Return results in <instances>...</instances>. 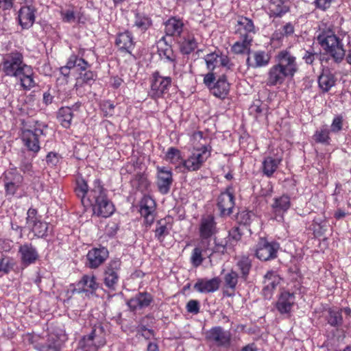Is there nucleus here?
Returning <instances> with one entry per match:
<instances>
[{
  "mask_svg": "<svg viewBox=\"0 0 351 351\" xmlns=\"http://www.w3.org/2000/svg\"><path fill=\"white\" fill-rule=\"evenodd\" d=\"M75 191L84 206H92L93 215L106 218L113 214L114 205L108 199L107 191L99 180H95L93 187L88 190L86 182L83 178H78Z\"/></svg>",
  "mask_w": 351,
  "mask_h": 351,
  "instance_id": "nucleus-1",
  "label": "nucleus"
},
{
  "mask_svg": "<svg viewBox=\"0 0 351 351\" xmlns=\"http://www.w3.org/2000/svg\"><path fill=\"white\" fill-rule=\"evenodd\" d=\"M0 69L7 75L14 76L20 80L22 88H32L35 86L32 68L23 63L22 52L12 51L3 56Z\"/></svg>",
  "mask_w": 351,
  "mask_h": 351,
  "instance_id": "nucleus-2",
  "label": "nucleus"
},
{
  "mask_svg": "<svg viewBox=\"0 0 351 351\" xmlns=\"http://www.w3.org/2000/svg\"><path fill=\"white\" fill-rule=\"evenodd\" d=\"M256 33V27L252 19L243 16H239L233 31L237 40L232 45L231 51L237 55H249Z\"/></svg>",
  "mask_w": 351,
  "mask_h": 351,
  "instance_id": "nucleus-3",
  "label": "nucleus"
},
{
  "mask_svg": "<svg viewBox=\"0 0 351 351\" xmlns=\"http://www.w3.org/2000/svg\"><path fill=\"white\" fill-rule=\"evenodd\" d=\"M317 41L335 62H340L343 60L346 53L343 45L341 40L336 36L332 29H328L322 31L317 36Z\"/></svg>",
  "mask_w": 351,
  "mask_h": 351,
  "instance_id": "nucleus-4",
  "label": "nucleus"
},
{
  "mask_svg": "<svg viewBox=\"0 0 351 351\" xmlns=\"http://www.w3.org/2000/svg\"><path fill=\"white\" fill-rule=\"evenodd\" d=\"M107 326L99 323L95 324L91 332L81 339L80 343L85 351H97L106 343Z\"/></svg>",
  "mask_w": 351,
  "mask_h": 351,
  "instance_id": "nucleus-5",
  "label": "nucleus"
},
{
  "mask_svg": "<svg viewBox=\"0 0 351 351\" xmlns=\"http://www.w3.org/2000/svg\"><path fill=\"white\" fill-rule=\"evenodd\" d=\"M27 227L38 238H45L48 235L49 224L42 220V217L38 215L36 209H28L26 217Z\"/></svg>",
  "mask_w": 351,
  "mask_h": 351,
  "instance_id": "nucleus-6",
  "label": "nucleus"
},
{
  "mask_svg": "<svg viewBox=\"0 0 351 351\" xmlns=\"http://www.w3.org/2000/svg\"><path fill=\"white\" fill-rule=\"evenodd\" d=\"M206 340L219 348L229 349L232 345V334L221 326H215L206 332Z\"/></svg>",
  "mask_w": 351,
  "mask_h": 351,
  "instance_id": "nucleus-7",
  "label": "nucleus"
},
{
  "mask_svg": "<svg viewBox=\"0 0 351 351\" xmlns=\"http://www.w3.org/2000/svg\"><path fill=\"white\" fill-rule=\"evenodd\" d=\"M204 59L206 68L210 71L219 66L228 71H232L234 68V64L231 62L230 58L219 49L206 55Z\"/></svg>",
  "mask_w": 351,
  "mask_h": 351,
  "instance_id": "nucleus-8",
  "label": "nucleus"
},
{
  "mask_svg": "<svg viewBox=\"0 0 351 351\" xmlns=\"http://www.w3.org/2000/svg\"><path fill=\"white\" fill-rule=\"evenodd\" d=\"M280 244L277 242H269L265 238H260L256 246L255 255L262 261H267L277 257Z\"/></svg>",
  "mask_w": 351,
  "mask_h": 351,
  "instance_id": "nucleus-9",
  "label": "nucleus"
},
{
  "mask_svg": "<svg viewBox=\"0 0 351 351\" xmlns=\"http://www.w3.org/2000/svg\"><path fill=\"white\" fill-rule=\"evenodd\" d=\"M277 64L292 78L298 71L296 58L288 49L280 51L276 56Z\"/></svg>",
  "mask_w": 351,
  "mask_h": 351,
  "instance_id": "nucleus-10",
  "label": "nucleus"
},
{
  "mask_svg": "<svg viewBox=\"0 0 351 351\" xmlns=\"http://www.w3.org/2000/svg\"><path fill=\"white\" fill-rule=\"evenodd\" d=\"M43 134V130L40 128H21V138L24 145L29 151L37 153L40 150L39 138Z\"/></svg>",
  "mask_w": 351,
  "mask_h": 351,
  "instance_id": "nucleus-11",
  "label": "nucleus"
},
{
  "mask_svg": "<svg viewBox=\"0 0 351 351\" xmlns=\"http://www.w3.org/2000/svg\"><path fill=\"white\" fill-rule=\"evenodd\" d=\"M3 182L6 195L13 196L21 186L23 178L16 168H12L4 172Z\"/></svg>",
  "mask_w": 351,
  "mask_h": 351,
  "instance_id": "nucleus-12",
  "label": "nucleus"
},
{
  "mask_svg": "<svg viewBox=\"0 0 351 351\" xmlns=\"http://www.w3.org/2000/svg\"><path fill=\"white\" fill-rule=\"evenodd\" d=\"M210 153L206 146L195 149L191 155L183 161L184 167L189 171H197L210 157Z\"/></svg>",
  "mask_w": 351,
  "mask_h": 351,
  "instance_id": "nucleus-13",
  "label": "nucleus"
},
{
  "mask_svg": "<svg viewBox=\"0 0 351 351\" xmlns=\"http://www.w3.org/2000/svg\"><path fill=\"white\" fill-rule=\"evenodd\" d=\"M217 207L221 217L229 216L232 213V209L234 207V195L232 186L227 187L226 191L219 195Z\"/></svg>",
  "mask_w": 351,
  "mask_h": 351,
  "instance_id": "nucleus-14",
  "label": "nucleus"
},
{
  "mask_svg": "<svg viewBox=\"0 0 351 351\" xmlns=\"http://www.w3.org/2000/svg\"><path fill=\"white\" fill-rule=\"evenodd\" d=\"M121 261L119 259L112 260L104 271V282L110 289L114 290L119 280L118 271L120 269Z\"/></svg>",
  "mask_w": 351,
  "mask_h": 351,
  "instance_id": "nucleus-15",
  "label": "nucleus"
},
{
  "mask_svg": "<svg viewBox=\"0 0 351 351\" xmlns=\"http://www.w3.org/2000/svg\"><path fill=\"white\" fill-rule=\"evenodd\" d=\"M84 52L85 50L84 49H80L77 55H71L69 57L66 64L60 68V73L64 76H68L70 69L75 66L79 67L82 71H86L90 66V64L83 58Z\"/></svg>",
  "mask_w": 351,
  "mask_h": 351,
  "instance_id": "nucleus-16",
  "label": "nucleus"
},
{
  "mask_svg": "<svg viewBox=\"0 0 351 351\" xmlns=\"http://www.w3.org/2000/svg\"><path fill=\"white\" fill-rule=\"evenodd\" d=\"M108 254V250L106 247L93 248L86 255V265L90 269H96L104 263Z\"/></svg>",
  "mask_w": 351,
  "mask_h": 351,
  "instance_id": "nucleus-17",
  "label": "nucleus"
},
{
  "mask_svg": "<svg viewBox=\"0 0 351 351\" xmlns=\"http://www.w3.org/2000/svg\"><path fill=\"white\" fill-rule=\"evenodd\" d=\"M154 302L153 295L146 291L139 292L130 299L127 304L132 311L143 310L149 307Z\"/></svg>",
  "mask_w": 351,
  "mask_h": 351,
  "instance_id": "nucleus-18",
  "label": "nucleus"
},
{
  "mask_svg": "<svg viewBox=\"0 0 351 351\" xmlns=\"http://www.w3.org/2000/svg\"><path fill=\"white\" fill-rule=\"evenodd\" d=\"M19 254L22 265L27 267L39 258L38 252L31 243H25L19 246Z\"/></svg>",
  "mask_w": 351,
  "mask_h": 351,
  "instance_id": "nucleus-19",
  "label": "nucleus"
},
{
  "mask_svg": "<svg viewBox=\"0 0 351 351\" xmlns=\"http://www.w3.org/2000/svg\"><path fill=\"white\" fill-rule=\"evenodd\" d=\"M99 288V283L96 281L94 275H84L77 283V287L73 290V293H85L86 295L94 294Z\"/></svg>",
  "mask_w": 351,
  "mask_h": 351,
  "instance_id": "nucleus-20",
  "label": "nucleus"
},
{
  "mask_svg": "<svg viewBox=\"0 0 351 351\" xmlns=\"http://www.w3.org/2000/svg\"><path fill=\"white\" fill-rule=\"evenodd\" d=\"M217 232L216 223L213 217L208 216L202 218L199 227V234L202 238L201 245L204 247L205 244L209 245L208 239Z\"/></svg>",
  "mask_w": 351,
  "mask_h": 351,
  "instance_id": "nucleus-21",
  "label": "nucleus"
},
{
  "mask_svg": "<svg viewBox=\"0 0 351 351\" xmlns=\"http://www.w3.org/2000/svg\"><path fill=\"white\" fill-rule=\"evenodd\" d=\"M157 186L162 194H167L173 182L172 172L165 167H157Z\"/></svg>",
  "mask_w": 351,
  "mask_h": 351,
  "instance_id": "nucleus-22",
  "label": "nucleus"
},
{
  "mask_svg": "<svg viewBox=\"0 0 351 351\" xmlns=\"http://www.w3.org/2000/svg\"><path fill=\"white\" fill-rule=\"evenodd\" d=\"M281 278L274 271H269L264 276L263 283L265 285L263 289V294L265 299H269L273 291L280 284Z\"/></svg>",
  "mask_w": 351,
  "mask_h": 351,
  "instance_id": "nucleus-23",
  "label": "nucleus"
},
{
  "mask_svg": "<svg viewBox=\"0 0 351 351\" xmlns=\"http://www.w3.org/2000/svg\"><path fill=\"white\" fill-rule=\"evenodd\" d=\"M179 38L180 50L182 54L191 53L198 46L195 35L191 32H184Z\"/></svg>",
  "mask_w": 351,
  "mask_h": 351,
  "instance_id": "nucleus-24",
  "label": "nucleus"
},
{
  "mask_svg": "<svg viewBox=\"0 0 351 351\" xmlns=\"http://www.w3.org/2000/svg\"><path fill=\"white\" fill-rule=\"evenodd\" d=\"M221 280L215 277L210 280L199 278L193 286L195 290L199 293H210L217 291L219 288Z\"/></svg>",
  "mask_w": 351,
  "mask_h": 351,
  "instance_id": "nucleus-25",
  "label": "nucleus"
},
{
  "mask_svg": "<svg viewBox=\"0 0 351 351\" xmlns=\"http://www.w3.org/2000/svg\"><path fill=\"white\" fill-rule=\"evenodd\" d=\"M36 11L33 6H23L19 10L18 19L23 29H28L33 25Z\"/></svg>",
  "mask_w": 351,
  "mask_h": 351,
  "instance_id": "nucleus-26",
  "label": "nucleus"
},
{
  "mask_svg": "<svg viewBox=\"0 0 351 351\" xmlns=\"http://www.w3.org/2000/svg\"><path fill=\"white\" fill-rule=\"evenodd\" d=\"M115 45L121 52L131 53L134 47V42L131 33L126 31L119 34L115 40Z\"/></svg>",
  "mask_w": 351,
  "mask_h": 351,
  "instance_id": "nucleus-27",
  "label": "nucleus"
},
{
  "mask_svg": "<svg viewBox=\"0 0 351 351\" xmlns=\"http://www.w3.org/2000/svg\"><path fill=\"white\" fill-rule=\"evenodd\" d=\"M184 24L182 19L171 17L165 23V33L167 36L180 37L184 34Z\"/></svg>",
  "mask_w": 351,
  "mask_h": 351,
  "instance_id": "nucleus-28",
  "label": "nucleus"
},
{
  "mask_svg": "<svg viewBox=\"0 0 351 351\" xmlns=\"http://www.w3.org/2000/svg\"><path fill=\"white\" fill-rule=\"evenodd\" d=\"M287 77L290 75L287 74L277 64L274 65L268 72L267 84L269 86L281 85Z\"/></svg>",
  "mask_w": 351,
  "mask_h": 351,
  "instance_id": "nucleus-29",
  "label": "nucleus"
},
{
  "mask_svg": "<svg viewBox=\"0 0 351 351\" xmlns=\"http://www.w3.org/2000/svg\"><path fill=\"white\" fill-rule=\"evenodd\" d=\"M295 295L288 291L282 292L276 304L277 310L281 313H289L294 304Z\"/></svg>",
  "mask_w": 351,
  "mask_h": 351,
  "instance_id": "nucleus-30",
  "label": "nucleus"
},
{
  "mask_svg": "<svg viewBox=\"0 0 351 351\" xmlns=\"http://www.w3.org/2000/svg\"><path fill=\"white\" fill-rule=\"evenodd\" d=\"M281 158H274L271 156L266 157L262 162V171L263 175L271 178L276 171L281 162Z\"/></svg>",
  "mask_w": 351,
  "mask_h": 351,
  "instance_id": "nucleus-31",
  "label": "nucleus"
},
{
  "mask_svg": "<svg viewBox=\"0 0 351 351\" xmlns=\"http://www.w3.org/2000/svg\"><path fill=\"white\" fill-rule=\"evenodd\" d=\"M326 320L331 326L339 328L343 324L342 309L337 307L330 308L327 311Z\"/></svg>",
  "mask_w": 351,
  "mask_h": 351,
  "instance_id": "nucleus-32",
  "label": "nucleus"
},
{
  "mask_svg": "<svg viewBox=\"0 0 351 351\" xmlns=\"http://www.w3.org/2000/svg\"><path fill=\"white\" fill-rule=\"evenodd\" d=\"M269 10L271 16L280 17L289 11V7L285 0H270Z\"/></svg>",
  "mask_w": 351,
  "mask_h": 351,
  "instance_id": "nucleus-33",
  "label": "nucleus"
},
{
  "mask_svg": "<svg viewBox=\"0 0 351 351\" xmlns=\"http://www.w3.org/2000/svg\"><path fill=\"white\" fill-rule=\"evenodd\" d=\"M150 82L151 88H167L171 85L172 79L171 77L162 76L158 71H156L152 75Z\"/></svg>",
  "mask_w": 351,
  "mask_h": 351,
  "instance_id": "nucleus-34",
  "label": "nucleus"
},
{
  "mask_svg": "<svg viewBox=\"0 0 351 351\" xmlns=\"http://www.w3.org/2000/svg\"><path fill=\"white\" fill-rule=\"evenodd\" d=\"M60 341L55 335L49 336L45 343L38 346V351H60Z\"/></svg>",
  "mask_w": 351,
  "mask_h": 351,
  "instance_id": "nucleus-35",
  "label": "nucleus"
},
{
  "mask_svg": "<svg viewBox=\"0 0 351 351\" xmlns=\"http://www.w3.org/2000/svg\"><path fill=\"white\" fill-rule=\"evenodd\" d=\"M72 110L69 107H62L58 113V119L60 124L65 128H69L71 125L73 119Z\"/></svg>",
  "mask_w": 351,
  "mask_h": 351,
  "instance_id": "nucleus-36",
  "label": "nucleus"
},
{
  "mask_svg": "<svg viewBox=\"0 0 351 351\" xmlns=\"http://www.w3.org/2000/svg\"><path fill=\"white\" fill-rule=\"evenodd\" d=\"M330 130L326 125H322L317 129L313 136V139L317 143L329 145L330 143Z\"/></svg>",
  "mask_w": 351,
  "mask_h": 351,
  "instance_id": "nucleus-37",
  "label": "nucleus"
},
{
  "mask_svg": "<svg viewBox=\"0 0 351 351\" xmlns=\"http://www.w3.org/2000/svg\"><path fill=\"white\" fill-rule=\"evenodd\" d=\"M290 207V199L287 195H282L274 199L272 208L276 213L285 212Z\"/></svg>",
  "mask_w": 351,
  "mask_h": 351,
  "instance_id": "nucleus-38",
  "label": "nucleus"
},
{
  "mask_svg": "<svg viewBox=\"0 0 351 351\" xmlns=\"http://www.w3.org/2000/svg\"><path fill=\"white\" fill-rule=\"evenodd\" d=\"M238 278L239 275L237 272L232 269L230 272L226 274L223 277L225 287L230 289L232 292H234L238 283Z\"/></svg>",
  "mask_w": 351,
  "mask_h": 351,
  "instance_id": "nucleus-39",
  "label": "nucleus"
},
{
  "mask_svg": "<svg viewBox=\"0 0 351 351\" xmlns=\"http://www.w3.org/2000/svg\"><path fill=\"white\" fill-rule=\"evenodd\" d=\"M155 211V202L150 197H145L141 202V215L154 213Z\"/></svg>",
  "mask_w": 351,
  "mask_h": 351,
  "instance_id": "nucleus-40",
  "label": "nucleus"
},
{
  "mask_svg": "<svg viewBox=\"0 0 351 351\" xmlns=\"http://www.w3.org/2000/svg\"><path fill=\"white\" fill-rule=\"evenodd\" d=\"M208 245L205 244L204 247L201 244L199 247H196L193 249L192 255H191V263L195 267L199 266L202 262L203 258L202 256V251H208L209 248L208 247Z\"/></svg>",
  "mask_w": 351,
  "mask_h": 351,
  "instance_id": "nucleus-41",
  "label": "nucleus"
},
{
  "mask_svg": "<svg viewBox=\"0 0 351 351\" xmlns=\"http://www.w3.org/2000/svg\"><path fill=\"white\" fill-rule=\"evenodd\" d=\"M95 74L90 71L80 73V77L77 78L76 86H91L95 80Z\"/></svg>",
  "mask_w": 351,
  "mask_h": 351,
  "instance_id": "nucleus-42",
  "label": "nucleus"
},
{
  "mask_svg": "<svg viewBox=\"0 0 351 351\" xmlns=\"http://www.w3.org/2000/svg\"><path fill=\"white\" fill-rule=\"evenodd\" d=\"M169 234V229L167 227V222L165 219H162L158 220L156 223L155 230V237L160 242L163 241L165 236Z\"/></svg>",
  "mask_w": 351,
  "mask_h": 351,
  "instance_id": "nucleus-43",
  "label": "nucleus"
},
{
  "mask_svg": "<svg viewBox=\"0 0 351 351\" xmlns=\"http://www.w3.org/2000/svg\"><path fill=\"white\" fill-rule=\"evenodd\" d=\"M241 274V278L246 280L252 267L251 261L247 257H243L237 263Z\"/></svg>",
  "mask_w": 351,
  "mask_h": 351,
  "instance_id": "nucleus-44",
  "label": "nucleus"
},
{
  "mask_svg": "<svg viewBox=\"0 0 351 351\" xmlns=\"http://www.w3.org/2000/svg\"><path fill=\"white\" fill-rule=\"evenodd\" d=\"M253 57L255 61L253 66L256 67L266 66L270 60V56L269 54L263 51H255L253 54Z\"/></svg>",
  "mask_w": 351,
  "mask_h": 351,
  "instance_id": "nucleus-45",
  "label": "nucleus"
},
{
  "mask_svg": "<svg viewBox=\"0 0 351 351\" xmlns=\"http://www.w3.org/2000/svg\"><path fill=\"white\" fill-rule=\"evenodd\" d=\"M134 25L141 31L145 32L152 25V21L149 17L137 14L136 15Z\"/></svg>",
  "mask_w": 351,
  "mask_h": 351,
  "instance_id": "nucleus-46",
  "label": "nucleus"
},
{
  "mask_svg": "<svg viewBox=\"0 0 351 351\" xmlns=\"http://www.w3.org/2000/svg\"><path fill=\"white\" fill-rule=\"evenodd\" d=\"M335 80L331 73H323L318 78L319 88H332L335 86Z\"/></svg>",
  "mask_w": 351,
  "mask_h": 351,
  "instance_id": "nucleus-47",
  "label": "nucleus"
},
{
  "mask_svg": "<svg viewBox=\"0 0 351 351\" xmlns=\"http://www.w3.org/2000/svg\"><path fill=\"white\" fill-rule=\"evenodd\" d=\"M253 215L252 211L242 210L237 213V219L240 224L247 226L250 224Z\"/></svg>",
  "mask_w": 351,
  "mask_h": 351,
  "instance_id": "nucleus-48",
  "label": "nucleus"
},
{
  "mask_svg": "<svg viewBox=\"0 0 351 351\" xmlns=\"http://www.w3.org/2000/svg\"><path fill=\"white\" fill-rule=\"evenodd\" d=\"M232 71H232H228L226 69V73L219 77L213 88H226L230 86L232 84L229 82L228 77L229 75L232 73Z\"/></svg>",
  "mask_w": 351,
  "mask_h": 351,
  "instance_id": "nucleus-49",
  "label": "nucleus"
},
{
  "mask_svg": "<svg viewBox=\"0 0 351 351\" xmlns=\"http://www.w3.org/2000/svg\"><path fill=\"white\" fill-rule=\"evenodd\" d=\"M166 159L172 163H176L181 159V152L175 147H170L167 154Z\"/></svg>",
  "mask_w": 351,
  "mask_h": 351,
  "instance_id": "nucleus-50",
  "label": "nucleus"
},
{
  "mask_svg": "<svg viewBox=\"0 0 351 351\" xmlns=\"http://www.w3.org/2000/svg\"><path fill=\"white\" fill-rule=\"evenodd\" d=\"M215 247L210 250V253L209 254V256H211L214 253H219L221 254H223L227 250V246L228 245V240L221 241H217V239H215Z\"/></svg>",
  "mask_w": 351,
  "mask_h": 351,
  "instance_id": "nucleus-51",
  "label": "nucleus"
},
{
  "mask_svg": "<svg viewBox=\"0 0 351 351\" xmlns=\"http://www.w3.org/2000/svg\"><path fill=\"white\" fill-rule=\"evenodd\" d=\"M242 235L243 232H241L239 227H233L228 231V241L237 243L241 240Z\"/></svg>",
  "mask_w": 351,
  "mask_h": 351,
  "instance_id": "nucleus-52",
  "label": "nucleus"
},
{
  "mask_svg": "<svg viewBox=\"0 0 351 351\" xmlns=\"http://www.w3.org/2000/svg\"><path fill=\"white\" fill-rule=\"evenodd\" d=\"M62 21L64 23H73L76 20V14L73 10L67 9L60 11Z\"/></svg>",
  "mask_w": 351,
  "mask_h": 351,
  "instance_id": "nucleus-53",
  "label": "nucleus"
},
{
  "mask_svg": "<svg viewBox=\"0 0 351 351\" xmlns=\"http://www.w3.org/2000/svg\"><path fill=\"white\" fill-rule=\"evenodd\" d=\"M333 1L334 0H314L313 4L316 9L325 12L331 7Z\"/></svg>",
  "mask_w": 351,
  "mask_h": 351,
  "instance_id": "nucleus-54",
  "label": "nucleus"
},
{
  "mask_svg": "<svg viewBox=\"0 0 351 351\" xmlns=\"http://www.w3.org/2000/svg\"><path fill=\"white\" fill-rule=\"evenodd\" d=\"M14 264L12 262V259L7 258H2L0 260V271L4 274H8L10 270L13 269Z\"/></svg>",
  "mask_w": 351,
  "mask_h": 351,
  "instance_id": "nucleus-55",
  "label": "nucleus"
},
{
  "mask_svg": "<svg viewBox=\"0 0 351 351\" xmlns=\"http://www.w3.org/2000/svg\"><path fill=\"white\" fill-rule=\"evenodd\" d=\"M343 117L341 115L335 117L331 124L330 131L334 133H337L341 131L343 126Z\"/></svg>",
  "mask_w": 351,
  "mask_h": 351,
  "instance_id": "nucleus-56",
  "label": "nucleus"
},
{
  "mask_svg": "<svg viewBox=\"0 0 351 351\" xmlns=\"http://www.w3.org/2000/svg\"><path fill=\"white\" fill-rule=\"evenodd\" d=\"M249 110L250 114L253 115L257 121H259L263 115V108L260 105L254 104Z\"/></svg>",
  "mask_w": 351,
  "mask_h": 351,
  "instance_id": "nucleus-57",
  "label": "nucleus"
},
{
  "mask_svg": "<svg viewBox=\"0 0 351 351\" xmlns=\"http://www.w3.org/2000/svg\"><path fill=\"white\" fill-rule=\"evenodd\" d=\"M319 54L312 50L306 51L302 58L307 64H313L316 59H318Z\"/></svg>",
  "mask_w": 351,
  "mask_h": 351,
  "instance_id": "nucleus-58",
  "label": "nucleus"
},
{
  "mask_svg": "<svg viewBox=\"0 0 351 351\" xmlns=\"http://www.w3.org/2000/svg\"><path fill=\"white\" fill-rule=\"evenodd\" d=\"M186 308L189 313L196 315L199 312V302L191 300L187 302Z\"/></svg>",
  "mask_w": 351,
  "mask_h": 351,
  "instance_id": "nucleus-59",
  "label": "nucleus"
},
{
  "mask_svg": "<svg viewBox=\"0 0 351 351\" xmlns=\"http://www.w3.org/2000/svg\"><path fill=\"white\" fill-rule=\"evenodd\" d=\"M294 25L291 23H287L282 26L280 34L282 36L289 37L292 36L294 34Z\"/></svg>",
  "mask_w": 351,
  "mask_h": 351,
  "instance_id": "nucleus-60",
  "label": "nucleus"
},
{
  "mask_svg": "<svg viewBox=\"0 0 351 351\" xmlns=\"http://www.w3.org/2000/svg\"><path fill=\"white\" fill-rule=\"evenodd\" d=\"M229 89H210V93L217 98L223 99L228 95Z\"/></svg>",
  "mask_w": 351,
  "mask_h": 351,
  "instance_id": "nucleus-61",
  "label": "nucleus"
},
{
  "mask_svg": "<svg viewBox=\"0 0 351 351\" xmlns=\"http://www.w3.org/2000/svg\"><path fill=\"white\" fill-rule=\"evenodd\" d=\"M163 55L169 61L173 63V67H176V56L174 55L173 50L171 47L167 48L163 51Z\"/></svg>",
  "mask_w": 351,
  "mask_h": 351,
  "instance_id": "nucleus-62",
  "label": "nucleus"
},
{
  "mask_svg": "<svg viewBox=\"0 0 351 351\" xmlns=\"http://www.w3.org/2000/svg\"><path fill=\"white\" fill-rule=\"evenodd\" d=\"M46 161L49 165L56 166L59 162L57 154L50 152L46 156Z\"/></svg>",
  "mask_w": 351,
  "mask_h": 351,
  "instance_id": "nucleus-63",
  "label": "nucleus"
},
{
  "mask_svg": "<svg viewBox=\"0 0 351 351\" xmlns=\"http://www.w3.org/2000/svg\"><path fill=\"white\" fill-rule=\"evenodd\" d=\"M216 80L214 73L209 72L206 75H205L204 77V83L206 86H210L212 85Z\"/></svg>",
  "mask_w": 351,
  "mask_h": 351,
  "instance_id": "nucleus-64",
  "label": "nucleus"
}]
</instances>
